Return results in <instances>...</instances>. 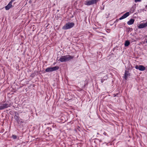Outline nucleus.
Wrapping results in <instances>:
<instances>
[{
  "instance_id": "nucleus-3",
  "label": "nucleus",
  "mask_w": 147,
  "mask_h": 147,
  "mask_svg": "<svg viewBox=\"0 0 147 147\" xmlns=\"http://www.w3.org/2000/svg\"><path fill=\"white\" fill-rule=\"evenodd\" d=\"M99 0H91L87 1L85 2V4L87 5H90L96 3Z\"/></svg>"
},
{
  "instance_id": "nucleus-16",
  "label": "nucleus",
  "mask_w": 147,
  "mask_h": 147,
  "mask_svg": "<svg viewBox=\"0 0 147 147\" xmlns=\"http://www.w3.org/2000/svg\"><path fill=\"white\" fill-rule=\"evenodd\" d=\"M146 43H147V40H146Z\"/></svg>"
},
{
  "instance_id": "nucleus-10",
  "label": "nucleus",
  "mask_w": 147,
  "mask_h": 147,
  "mask_svg": "<svg viewBox=\"0 0 147 147\" xmlns=\"http://www.w3.org/2000/svg\"><path fill=\"white\" fill-rule=\"evenodd\" d=\"M134 21V20L133 19H131L127 22V24L129 25H131L133 24Z\"/></svg>"
},
{
  "instance_id": "nucleus-11",
  "label": "nucleus",
  "mask_w": 147,
  "mask_h": 147,
  "mask_svg": "<svg viewBox=\"0 0 147 147\" xmlns=\"http://www.w3.org/2000/svg\"><path fill=\"white\" fill-rule=\"evenodd\" d=\"M128 75H129L128 72L127 71H125V76H124V78H125V79H126L127 78V77Z\"/></svg>"
},
{
  "instance_id": "nucleus-9",
  "label": "nucleus",
  "mask_w": 147,
  "mask_h": 147,
  "mask_svg": "<svg viewBox=\"0 0 147 147\" xmlns=\"http://www.w3.org/2000/svg\"><path fill=\"white\" fill-rule=\"evenodd\" d=\"M12 5L11 2H9L8 5L5 6V8L6 10L9 9L11 7Z\"/></svg>"
},
{
  "instance_id": "nucleus-5",
  "label": "nucleus",
  "mask_w": 147,
  "mask_h": 147,
  "mask_svg": "<svg viewBox=\"0 0 147 147\" xmlns=\"http://www.w3.org/2000/svg\"><path fill=\"white\" fill-rule=\"evenodd\" d=\"M135 68L140 71H144L145 69V67L142 65H137L136 66Z\"/></svg>"
},
{
  "instance_id": "nucleus-1",
  "label": "nucleus",
  "mask_w": 147,
  "mask_h": 147,
  "mask_svg": "<svg viewBox=\"0 0 147 147\" xmlns=\"http://www.w3.org/2000/svg\"><path fill=\"white\" fill-rule=\"evenodd\" d=\"M73 57L69 55H66L62 56L59 59V61L61 62L66 61L73 59Z\"/></svg>"
},
{
  "instance_id": "nucleus-13",
  "label": "nucleus",
  "mask_w": 147,
  "mask_h": 147,
  "mask_svg": "<svg viewBox=\"0 0 147 147\" xmlns=\"http://www.w3.org/2000/svg\"><path fill=\"white\" fill-rule=\"evenodd\" d=\"M12 138L14 139H16L17 138V136H16L15 135H13L12 136Z\"/></svg>"
},
{
  "instance_id": "nucleus-15",
  "label": "nucleus",
  "mask_w": 147,
  "mask_h": 147,
  "mask_svg": "<svg viewBox=\"0 0 147 147\" xmlns=\"http://www.w3.org/2000/svg\"><path fill=\"white\" fill-rule=\"evenodd\" d=\"M15 0H11V1L10 2L12 3Z\"/></svg>"
},
{
  "instance_id": "nucleus-7",
  "label": "nucleus",
  "mask_w": 147,
  "mask_h": 147,
  "mask_svg": "<svg viewBox=\"0 0 147 147\" xmlns=\"http://www.w3.org/2000/svg\"><path fill=\"white\" fill-rule=\"evenodd\" d=\"M129 15V12H127L125 13L120 18L119 20H121L124 18H126Z\"/></svg>"
},
{
  "instance_id": "nucleus-14",
  "label": "nucleus",
  "mask_w": 147,
  "mask_h": 147,
  "mask_svg": "<svg viewBox=\"0 0 147 147\" xmlns=\"http://www.w3.org/2000/svg\"><path fill=\"white\" fill-rule=\"evenodd\" d=\"M141 0H135V2H140L141 1Z\"/></svg>"
},
{
  "instance_id": "nucleus-12",
  "label": "nucleus",
  "mask_w": 147,
  "mask_h": 147,
  "mask_svg": "<svg viewBox=\"0 0 147 147\" xmlns=\"http://www.w3.org/2000/svg\"><path fill=\"white\" fill-rule=\"evenodd\" d=\"M130 44V42L128 41H126L125 43V46H128Z\"/></svg>"
},
{
  "instance_id": "nucleus-8",
  "label": "nucleus",
  "mask_w": 147,
  "mask_h": 147,
  "mask_svg": "<svg viewBox=\"0 0 147 147\" xmlns=\"http://www.w3.org/2000/svg\"><path fill=\"white\" fill-rule=\"evenodd\" d=\"M9 106L7 104H5L0 106V110L3 109L7 108Z\"/></svg>"
},
{
  "instance_id": "nucleus-2",
  "label": "nucleus",
  "mask_w": 147,
  "mask_h": 147,
  "mask_svg": "<svg viewBox=\"0 0 147 147\" xmlns=\"http://www.w3.org/2000/svg\"><path fill=\"white\" fill-rule=\"evenodd\" d=\"M74 24L73 22H68L63 27V29L64 30H67L73 27Z\"/></svg>"
},
{
  "instance_id": "nucleus-4",
  "label": "nucleus",
  "mask_w": 147,
  "mask_h": 147,
  "mask_svg": "<svg viewBox=\"0 0 147 147\" xmlns=\"http://www.w3.org/2000/svg\"><path fill=\"white\" fill-rule=\"evenodd\" d=\"M59 67L57 66L53 67H49L45 69L46 72L53 71L58 70L59 69Z\"/></svg>"
},
{
  "instance_id": "nucleus-6",
  "label": "nucleus",
  "mask_w": 147,
  "mask_h": 147,
  "mask_svg": "<svg viewBox=\"0 0 147 147\" xmlns=\"http://www.w3.org/2000/svg\"><path fill=\"white\" fill-rule=\"evenodd\" d=\"M147 26V22L145 23H142L140 24L138 26L139 28H142Z\"/></svg>"
}]
</instances>
